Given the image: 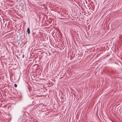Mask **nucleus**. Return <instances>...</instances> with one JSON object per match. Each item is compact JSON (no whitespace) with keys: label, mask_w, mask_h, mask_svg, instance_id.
<instances>
[{"label":"nucleus","mask_w":122,"mask_h":122,"mask_svg":"<svg viewBox=\"0 0 122 122\" xmlns=\"http://www.w3.org/2000/svg\"><path fill=\"white\" fill-rule=\"evenodd\" d=\"M109 74H110V75H112L113 74V72H109Z\"/></svg>","instance_id":"nucleus-3"},{"label":"nucleus","mask_w":122,"mask_h":122,"mask_svg":"<svg viewBox=\"0 0 122 122\" xmlns=\"http://www.w3.org/2000/svg\"><path fill=\"white\" fill-rule=\"evenodd\" d=\"M28 90H29V91H30V89H29V88H28Z\"/></svg>","instance_id":"nucleus-5"},{"label":"nucleus","mask_w":122,"mask_h":122,"mask_svg":"<svg viewBox=\"0 0 122 122\" xmlns=\"http://www.w3.org/2000/svg\"><path fill=\"white\" fill-rule=\"evenodd\" d=\"M24 55H22V58H24Z\"/></svg>","instance_id":"nucleus-4"},{"label":"nucleus","mask_w":122,"mask_h":122,"mask_svg":"<svg viewBox=\"0 0 122 122\" xmlns=\"http://www.w3.org/2000/svg\"><path fill=\"white\" fill-rule=\"evenodd\" d=\"M14 86L15 87H16L17 86V85L16 84H14Z\"/></svg>","instance_id":"nucleus-2"},{"label":"nucleus","mask_w":122,"mask_h":122,"mask_svg":"<svg viewBox=\"0 0 122 122\" xmlns=\"http://www.w3.org/2000/svg\"><path fill=\"white\" fill-rule=\"evenodd\" d=\"M27 32L28 34H29L30 33V30L29 28H28L27 29Z\"/></svg>","instance_id":"nucleus-1"}]
</instances>
